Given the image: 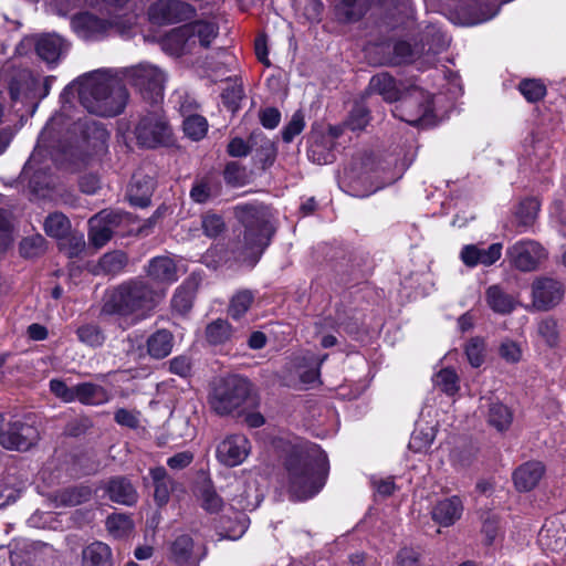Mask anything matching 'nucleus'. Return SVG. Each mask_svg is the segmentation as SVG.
I'll return each instance as SVG.
<instances>
[{
	"label": "nucleus",
	"instance_id": "aec40b11",
	"mask_svg": "<svg viewBox=\"0 0 566 566\" xmlns=\"http://www.w3.org/2000/svg\"><path fill=\"white\" fill-rule=\"evenodd\" d=\"M250 148H252L253 159L256 164H260L262 170L274 164L277 155L275 142L261 130H254L250 134Z\"/></svg>",
	"mask_w": 566,
	"mask_h": 566
},
{
	"label": "nucleus",
	"instance_id": "79ce46f5",
	"mask_svg": "<svg viewBox=\"0 0 566 566\" xmlns=\"http://www.w3.org/2000/svg\"><path fill=\"white\" fill-rule=\"evenodd\" d=\"M501 258V250H462L461 260L468 266L482 264L489 266Z\"/></svg>",
	"mask_w": 566,
	"mask_h": 566
},
{
	"label": "nucleus",
	"instance_id": "a211bd4d",
	"mask_svg": "<svg viewBox=\"0 0 566 566\" xmlns=\"http://www.w3.org/2000/svg\"><path fill=\"white\" fill-rule=\"evenodd\" d=\"M94 491L88 484H75L56 490L51 494L55 507H72L91 501Z\"/></svg>",
	"mask_w": 566,
	"mask_h": 566
},
{
	"label": "nucleus",
	"instance_id": "603ef678",
	"mask_svg": "<svg viewBox=\"0 0 566 566\" xmlns=\"http://www.w3.org/2000/svg\"><path fill=\"white\" fill-rule=\"evenodd\" d=\"M106 528L114 537H124L133 528V522L130 517L124 513H115L106 518Z\"/></svg>",
	"mask_w": 566,
	"mask_h": 566
},
{
	"label": "nucleus",
	"instance_id": "2f4dec72",
	"mask_svg": "<svg viewBox=\"0 0 566 566\" xmlns=\"http://www.w3.org/2000/svg\"><path fill=\"white\" fill-rule=\"evenodd\" d=\"M82 566H113L111 547L103 542H93L82 551Z\"/></svg>",
	"mask_w": 566,
	"mask_h": 566
},
{
	"label": "nucleus",
	"instance_id": "4d7b16f0",
	"mask_svg": "<svg viewBox=\"0 0 566 566\" xmlns=\"http://www.w3.org/2000/svg\"><path fill=\"white\" fill-rule=\"evenodd\" d=\"M464 352L469 364L478 368L485 359V343L481 337H472L464 347Z\"/></svg>",
	"mask_w": 566,
	"mask_h": 566
},
{
	"label": "nucleus",
	"instance_id": "de8ad7c7",
	"mask_svg": "<svg viewBox=\"0 0 566 566\" xmlns=\"http://www.w3.org/2000/svg\"><path fill=\"white\" fill-rule=\"evenodd\" d=\"M274 232L275 229L273 226L268 220H263L262 222H259L256 227H254L253 234L244 232V238L247 243L250 245L255 248H268Z\"/></svg>",
	"mask_w": 566,
	"mask_h": 566
},
{
	"label": "nucleus",
	"instance_id": "9d476101",
	"mask_svg": "<svg viewBox=\"0 0 566 566\" xmlns=\"http://www.w3.org/2000/svg\"><path fill=\"white\" fill-rule=\"evenodd\" d=\"M71 133L76 140L93 153L102 155L107 149L109 133L104 125L91 117L78 118L72 124Z\"/></svg>",
	"mask_w": 566,
	"mask_h": 566
},
{
	"label": "nucleus",
	"instance_id": "7c9ffc66",
	"mask_svg": "<svg viewBox=\"0 0 566 566\" xmlns=\"http://www.w3.org/2000/svg\"><path fill=\"white\" fill-rule=\"evenodd\" d=\"M511 264L520 271L531 272L547 259L543 250H509Z\"/></svg>",
	"mask_w": 566,
	"mask_h": 566
},
{
	"label": "nucleus",
	"instance_id": "1a4fd4ad",
	"mask_svg": "<svg viewBox=\"0 0 566 566\" xmlns=\"http://www.w3.org/2000/svg\"><path fill=\"white\" fill-rule=\"evenodd\" d=\"M39 439L38 428L25 421L15 420L0 428V446L7 450L28 451Z\"/></svg>",
	"mask_w": 566,
	"mask_h": 566
},
{
	"label": "nucleus",
	"instance_id": "423d86ee",
	"mask_svg": "<svg viewBox=\"0 0 566 566\" xmlns=\"http://www.w3.org/2000/svg\"><path fill=\"white\" fill-rule=\"evenodd\" d=\"M250 392V382L232 375L216 382L209 395V405L220 416L230 415L247 401Z\"/></svg>",
	"mask_w": 566,
	"mask_h": 566
},
{
	"label": "nucleus",
	"instance_id": "c85d7f7f",
	"mask_svg": "<svg viewBox=\"0 0 566 566\" xmlns=\"http://www.w3.org/2000/svg\"><path fill=\"white\" fill-rule=\"evenodd\" d=\"M147 275L156 283L171 284L177 281V268L169 256H156L147 266Z\"/></svg>",
	"mask_w": 566,
	"mask_h": 566
},
{
	"label": "nucleus",
	"instance_id": "ea45409f",
	"mask_svg": "<svg viewBox=\"0 0 566 566\" xmlns=\"http://www.w3.org/2000/svg\"><path fill=\"white\" fill-rule=\"evenodd\" d=\"M45 233L54 239L61 240L71 233V222L62 212L50 213L43 223Z\"/></svg>",
	"mask_w": 566,
	"mask_h": 566
},
{
	"label": "nucleus",
	"instance_id": "69168bd1",
	"mask_svg": "<svg viewBox=\"0 0 566 566\" xmlns=\"http://www.w3.org/2000/svg\"><path fill=\"white\" fill-rule=\"evenodd\" d=\"M305 122H304V114L302 111H296L289 124L283 128L282 130V139L284 143H291L295 136L301 134V132L304 129Z\"/></svg>",
	"mask_w": 566,
	"mask_h": 566
},
{
	"label": "nucleus",
	"instance_id": "052dcab7",
	"mask_svg": "<svg viewBox=\"0 0 566 566\" xmlns=\"http://www.w3.org/2000/svg\"><path fill=\"white\" fill-rule=\"evenodd\" d=\"M244 97V92L241 83H233L229 85L221 94L224 106L235 113L240 107V102Z\"/></svg>",
	"mask_w": 566,
	"mask_h": 566
},
{
	"label": "nucleus",
	"instance_id": "cd10ccee",
	"mask_svg": "<svg viewBox=\"0 0 566 566\" xmlns=\"http://www.w3.org/2000/svg\"><path fill=\"white\" fill-rule=\"evenodd\" d=\"M545 472L542 462L530 461L520 465L513 473V480L520 492H527L534 489Z\"/></svg>",
	"mask_w": 566,
	"mask_h": 566
},
{
	"label": "nucleus",
	"instance_id": "393cba45",
	"mask_svg": "<svg viewBox=\"0 0 566 566\" xmlns=\"http://www.w3.org/2000/svg\"><path fill=\"white\" fill-rule=\"evenodd\" d=\"M193 493L200 503V507L209 514H217L224 506L223 499L218 494L209 476L203 475L196 482Z\"/></svg>",
	"mask_w": 566,
	"mask_h": 566
},
{
	"label": "nucleus",
	"instance_id": "39448f33",
	"mask_svg": "<svg viewBox=\"0 0 566 566\" xmlns=\"http://www.w3.org/2000/svg\"><path fill=\"white\" fill-rule=\"evenodd\" d=\"M125 81L135 87L150 106H159L164 99L165 73L157 66L140 63L123 72Z\"/></svg>",
	"mask_w": 566,
	"mask_h": 566
},
{
	"label": "nucleus",
	"instance_id": "864d4df0",
	"mask_svg": "<svg viewBox=\"0 0 566 566\" xmlns=\"http://www.w3.org/2000/svg\"><path fill=\"white\" fill-rule=\"evenodd\" d=\"M184 133L192 140H200L208 130L207 119L198 114L188 116L182 124Z\"/></svg>",
	"mask_w": 566,
	"mask_h": 566
},
{
	"label": "nucleus",
	"instance_id": "c756f323",
	"mask_svg": "<svg viewBox=\"0 0 566 566\" xmlns=\"http://www.w3.org/2000/svg\"><path fill=\"white\" fill-rule=\"evenodd\" d=\"M485 302L494 313L501 315L512 313L517 304L516 300L497 284L486 289Z\"/></svg>",
	"mask_w": 566,
	"mask_h": 566
},
{
	"label": "nucleus",
	"instance_id": "bb28decb",
	"mask_svg": "<svg viewBox=\"0 0 566 566\" xmlns=\"http://www.w3.org/2000/svg\"><path fill=\"white\" fill-rule=\"evenodd\" d=\"M199 285L200 277L197 275L192 274L186 279L172 295V310L181 315L187 314L192 308Z\"/></svg>",
	"mask_w": 566,
	"mask_h": 566
},
{
	"label": "nucleus",
	"instance_id": "5701e85b",
	"mask_svg": "<svg viewBox=\"0 0 566 566\" xmlns=\"http://www.w3.org/2000/svg\"><path fill=\"white\" fill-rule=\"evenodd\" d=\"M67 49V42L55 33L42 34L35 42L36 54L48 64L56 63Z\"/></svg>",
	"mask_w": 566,
	"mask_h": 566
},
{
	"label": "nucleus",
	"instance_id": "9b49d317",
	"mask_svg": "<svg viewBox=\"0 0 566 566\" xmlns=\"http://www.w3.org/2000/svg\"><path fill=\"white\" fill-rule=\"evenodd\" d=\"M71 24L75 33L84 40H99L113 29L123 33L126 28V25L120 27L115 20L101 19L87 11L75 14Z\"/></svg>",
	"mask_w": 566,
	"mask_h": 566
},
{
	"label": "nucleus",
	"instance_id": "774afa93",
	"mask_svg": "<svg viewBox=\"0 0 566 566\" xmlns=\"http://www.w3.org/2000/svg\"><path fill=\"white\" fill-rule=\"evenodd\" d=\"M421 553L411 547H402L396 556L398 566H420Z\"/></svg>",
	"mask_w": 566,
	"mask_h": 566
},
{
	"label": "nucleus",
	"instance_id": "0e129e2a",
	"mask_svg": "<svg viewBox=\"0 0 566 566\" xmlns=\"http://www.w3.org/2000/svg\"><path fill=\"white\" fill-rule=\"evenodd\" d=\"M520 91L528 102H537L546 93L544 84L536 80H523L520 83Z\"/></svg>",
	"mask_w": 566,
	"mask_h": 566
},
{
	"label": "nucleus",
	"instance_id": "58836bf2",
	"mask_svg": "<svg viewBox=\"0 0 566 566\" xmlns=\"http://www.w3.org/2000/svg\"><path fill=\"white\" fill-rule=\"evenodd\" d=\"M367 10V0H342L336 6V13L339 20L346 23L360 20Z\"/></svg>",
	"mask_w": 566,
	"mask_h": 566
},
{
	"label": "nucleus",
	"instance_id": "09e8293b",
	"mask_svg": "<svg viewBox=\"0 0 566 566\" xmlns=\"http://www.w3.org/2000/svg\"><path fill=\"white\" fill-rule=\"evenodd\" d=\"M253 301L254 294L250 290L239 291L230 301L229 315L233 319H240L249 311Z\"/></svg>",
	"mask_w": 566,
	"mask_h": 566
},
{
	"label": "nucleus",
	"instance_id": "2eb2a0df",
	"mask_svg": "<svg viewBox=\"0 0 566 566\" xmlns=\"http://www.w3.org/2000/svg\"><path fill=\"white\" fill-rule=\"evenodd\" d=\"M102 488L107 497L114 503L133 506L138 501V492L126 476H112L103 483Z\"/></svg>",
	"mask_w": 566,
	"mask_h": 566
},
{
	"label": "nucleus",
	"instance_id": "20e7f679",
	"mask_svg": "<svg viewBox=\"0 0 566 566\" xmlns=\"http://www.w3.org/2000/svg\"><path fill=\"white\" fill-rule=\"evenodd\" d=\"M379 95L386 103L399 102L397 109L406 123L420 126L429 123L432 113L430 95L417 86L402 87L390 73L379 72L373 75L364 93V97Z\"/></svg>",
	"mask_w": 566,
	"mask_h": 566
},
{
	"label": "nucleus",
	"instance_id": "a19ab883",
	"mask_svg": "<svg viewBox=\"0 0 566 566\" xmlns=\"http://www.w3.org/2000/svg\"><path fill=\"white\" fill-rule=\"evenodd\" d=\"M193 551V539L188 534L179 535L170 544V559L178 565L187 564Z\"/></svg>",
	"mask_w": 566,
	"mask_h": 566
},
{
	"label": "nucleus",
	"instance_id": "37998d69",
	"mask_svg": "<svg viewBox=\"0 0 566 566\" xmlns=\"http://www.w3.org/2000/svg\"><path fill=\"white\" fill-rule=\"evenodd\" d=\"M308 158L318 165L332 164L335 154L332 149V142L325 138L316 139L307 150Z\"/></svg>",
	"mask_w": 566,
	"mask_h": 566
},
{
	"label": "nucleus",
	"instance_id": "bf43d9fd",
	"mask_svg": "<svg viewBox=\"0 0 566 566\" xmlns=\"http://www.w3.org/2000/svg\"><path fill=\"white\" fill-rule=\"evenodd\" d=\"M392 53L394 55L390 60L392 65L411 63L418 54L417 50L409 42L402 40L394 44Z\"/></svg>",
	"mask_w": 566,
	"mask_h": 566
},
{
	"label": "nucleus",
	"instance_id": "e433bc0d",
	"mask_svg": "<svg viewBox=\"0 0 566 566\" xmlns=\"http://www.w3.org/2000/svg\"><path fill=\"white\" fill-rule=\"evenodd\" d=\"M187 25L189 28L190 38L193 39L195 45L198 41L199 44L205 49L210 48L212 40L216 39L219 33V27L211 21L196 20L187 23Z\"/></svg>",
	"mask_w": 566,
	"mask_h": 566
},
{
	"label": "nucleus",
	"instance_id": "6e6d98bb",
	"mask_svg": "<svg viewBox=\"0 0 566 566\" xmlns=\"http://www.w3.org/2000/svg\"><path fill=\"white\" fill-rule=\"evenodd\" d=\"M78 339L92 347L102 346L105 340V335L101 327L96 324H85L76 331Z\"/></svg>",
	"mask_w": 566,
	"mask_h": 566
},
{
	"label": "nucleus",
	"instance_id": "412c9836",
	"mask_svg": "<svg viewBox=\"0 0 566 566\" xmlns=\"http://www.w3.org/2000/svg\"><path fill=\"white\" fill-rule=\"evenodd\" d=\"M127 263L128 256L123 250H109L97 262H87L86 268L94 275H115L122 272Z\"/></svg>",
	"mask_w": 566,
	"mask_h": 566
},
{
	"label": "nucleus",
	"instance_id": "a878e982",
	"mask_svg": "<svg viewBox=\"0 0 566 566\" xmlns=\"http://www.w3.org/2000/svg\"><path fill=\"white\" fill-rule=\"evenodd\" d=\"M38 149L31 155L30 159L23 167L21 178L29 179V188L35 195L41 191L50 189L52 186V178L49 174L48 167H35L38 164Z\"/></svg>",
	"mask_w": 566,
	"mask_h": 566
},
{
	"label": "nucleus",
	"instance_id": "8fccbe9b",
	"mask_svg": "<svg viewBox=\"0 0 566 566\" xmlns=\"http://www.w3.org/2000/svg\"><path fill=\"white\" fill-rule=\"evenodd\" d=\"M539 211V202L535 198H526L522 200L515 211V220L517 226H531Z\"/></svg>",
	"mask_w": 566,
	"mask_h": 566
},
{
	"label": "nucleus",
	"instance_id": "f8f14e48",
	"mask_svg": "<svg viewBox=\"0 0 566 566\" xmlns=\"http://www.w3.org/2000/svg\"><path fill=\"white\" fill-rule=\"evenodd\" d=\"M196 9L182 0H158L149 8V17L157 24H174L192 19Z\"/></svg>",
	"mask_w": 566,
	"mask_h": 566
},
{
	"label": "nucleus",
	"instance_id": "a18cd8bd",
	"mask_svg": "<svg viewBox=\"0 0 566 566\" xmlns=\"http://www.w3.org/2000/svg\"><path fill=\"white\" fill-rule=\"evenodd\" d=\"M364 96L361 101L355 102L349 115L345 122V126L350 130H363L369 123L370 115L369 109L364 103Z\"/></svg>",
	"mask_w": 566,
	"mask_h": 566
},
{
	"label": "nucleus",
	"instance_id": "3c124183",
	"mask_svg": "<svg viewBox=\"0 0 566 566\" xmlns=\"http://www.w3.org/2000/svg\"><path fill=\"white\" fill-rule=\"evenodd\" d=\"M434 384L448 396L455 395L460 389V379L454 369H441L434 378Z\"/></svg>",
	"mask_w": 566,
	"mask_h": 566
},
{
	"label": "nucleus",
	"instance_id": "13d9d810",
	"mask_svg": "<svg viewBox=\"0 0 566 566\" xmlns=\"http://www.w3.org/2000/svg\"><path fill=\"white\" fill-rule=\"evenodd\" d=\"M223 177L226 182L232 187L245 185L249 178L247 168L238 161H230L226 165Z\"/></svg>",
	"mask_w": 566,
	"mask_h": 566
},
{
	"label": "nucleus",
	"instance_id": "b1692460",
	"mask_svg": "<svg viewBox=\"0 0 566 566\" xmlns=\"http://www.w3.org/2000/svg\"><path fill=\"white\" fill-rule=\"evenodd\" d=\"M161 46L165 52L176 56L191 53L195 48V42L193 39L190 38L187 23L170 30L164 36Z\"/></svg>",
	"mask_w": 566,
	"mask_h": 566
},
{
	"label": "nucleus",
	"instance_id": "6ab92c4d",
	"mask_svg": "<svg viewBox=\"0 0 566 566\" xmlns=\"http://www.w3.org/2000/svg\"><path fill=\"white\" fill-rule=\"evenodd\" d=\"M97 155L75 139L74 143L63 146L59 161L66 170L77 171L85 168L92 157Z\"/></svg>",
	"mask_w": 566,
	"mask_h": 566
},
{
	"label": "nucleus",
	"instance_id": "72a5a7b5",
	"mask_svg": "<svg viewBox=\"0 0 566 566\" xmlns=\"http://www.w3.org/2000/svg\"><path fill=\"white\" fill-rule=\"evenodd\" d=\"M221 182L217 177L205 176L197 179L190 190V198L197 203H206L221 193Z\"/></svg>",
	"mask_w": 566,
	"mask_h": 566
},
{
	"label": "nucleus",
	"instance_id": "e2e57ef3",
	"mask_svg": "<svg viewBox=\"0 0 566 566\" xmlns=\"http://www.w3.org/2000/svg\"><path fill=\"white\" fill-rule=\"evenodd\" d=\"M202 229L207 237L217 238L226 231L223 218L216 213L202 216Z\"/></svg>",
	"mask_w": 566,
	"mask_h": 566
},
{
	"label": "nucleus",
	"instance_id": "338daca9",
	"mask_svg": "<svg viewBox=\"0 0 566 566\" xmlns=\"http://www.w3.org/2000/svg\"><path fill=\"white\" fill-rule=\"evenodd\" d=\"M499 353L507 363H517L522 357V349L520 345L511 339L502 342Z\"/></svg>",
	"mask_w": 566,
	"mask_h": 566
},
{
	"label": "nucleus",
	"instance_id": "4be33fe9",
	"mask_svg": "<svg viewBox=\"0 0 566 566\" xmlns=\"http://www.w3.org/2000/svg\"><path fill=\"white\" fill-rule=\"evenodd\" d=\"M155 187L156 181L153 177L142 172L133 175L127 192L129 202L139 208L150 206Z\"/></svg>",
	"mask_w": 566,
	"mask_h": 566
},
{
	"label": "nucleus",
	"instance_id": "f03ea898",
	"mask_svg": "<svg viewBox=\"0 0 566 566\" xmlns=\"http://www.w3.org/2000/svg\"><path fill=\"white\" fill-rule=\"evenodd\" d=\"M287 489L296 500H306L324 486L328 473L326 453L314 443L292 446L283 462Z\"/></svg>",
	"mask_w": 566,
	"mask_h": 566
},
{
	"label": "nucleus",
	"instance_id": "473e14b6",
	"mask_svg": "<svg viewBox=\"0 0 566 566\" xmlns=\"http://www.w3.org/2000/svg\"><path fill=\"white\" fill-rule=\"evenodd\" d=\"M486 422L499 432L506 431L513 421L511 409L499 400H489L484 412Z\"/></svg>",
	"mask_w": 566,
	"mask_h": 566
},
{
	"label": "nucleus",
	"instance_id": "f257e3e1",
	"mask_svg": "<svg viewBox=\"0 0 566 566\" xmlns=\"http://www.w3.org/2000/svg\"><path fill=\"white\" fill-rule=\"evenodd\" d=\"M128 96L125 85L117 78L106 76L98 71L85 74L63 90L61 93L62 114L53 117L51 125L66 112L67 105H70L69 107L72 106L74 99H77L91 114L112 117L124 111ZM49 126L50 124L46 125L44 130Z\"/></svg>",
	"mask_w": 566,
	"mask_h": 566
},
{
	"label": "nucleus",
	"instance_id": "49530a36",
	"mask_svg": "<svg viewBox=\"0 0 566 566\" xmlns=\"http://www.w3.org/2000/svg\"><path fill=\"white\" fill-rule=\"evenodd\" d=\"M232 327L224 319H216L206 328V338L211 345L224 344L231 338Z\"/></svg>",
	"mask_w": 566,
	"mask_h": 566
},
{
	"label": "nucleus",
	"instance_id": "ddd939ff",
	"mask_svg": "<svg viewBox=\"0 0 566 566\" xmlns=\"http://www.w3.org/2000/svg\"><path fill=\"white\" fill-rule=\"evenodd\" d=\"M533 306L538 311L555 307L564 297L560 282L551 277L536 279L532 284Z\"/></svg>",
	"mask_w": 566,
	"mask_h": 566
},
{
	"label": "nucleus",
	"instance_id": "f3484780",
	"mask_svg": "<svg viewBox=\"0 0 566 566\" xmlns=\"http://www.w3.org/2000/svg\"><path fill=\"white\" fill-rule=\"evenodd\" d=\"M463 510L464 505L462 500L453 495L438 501L432 506L431 517L440 526L449 527L461 518Z\"/></svg>",
	"mask_w": 566,
	"mask_h": 566
},
{
	"label": "nucleus",
	"instance_id": "680f3d73",
	"mask_svg": "<svg viewBox=\"0 0 566 566\" xmlns=\"http://www.w3.org/2000/svg\"><path fill=\"white\" fill-rule=\"evenodd\" d=\"M248 517L244 513H239L235 515L234 524L231 526H227L224 523L222 525V533H220L222 538H228L231 541L239 539L243 536V534L248 530Z\"/></svg>",
	"mask_w": 566,
	"mask_h": 566
},
{
	"label": "nucleus",
	"instance_id": "6e6552de",
	"mask_svg": "<svg viewBox=\"0 0 566 566\" xmlns=\"http://www.w3.org/2000/svg\"><path fill=\"white\" fill-rule=\"evenodd\" d=\"M128 220V213L102 210L88 220V239L94 248H102L118 233V228Z\"/></svg>",
	"mask_w": 566,
	"mask_h": 566
},
{
	"label": "nucleus",
	"instance_id": "7ed1b4c3",
	"mask_svg": "<svg viewBox=\"0 0 566 566\" xmlns=\"http://www.w3.org/2000/svg\"><path fill=\"white\" fill-rule=\"evenodd\" d=\"M165 295V289H156L142 277L129 279L105 293L101 314L118 315L136 323L149 317Z\"/></svg>",
	"mask_w": 566,
	"mask_h": 566
},
{
	"label": "nucleus",
	"instance_id": "c03bdc74",
	"mask_svg": "<svg viewBox=\"0 0 566 566\" xmlns=\"http://www.w3.org/2000/svg\"><path fill=\"white\" fill-rule=\"evenodd\" d=\"M234 217L244 227V232L253 234L254 227L264 219L260 216V210L253 205H243L234 208Z\"/></svg>",
	"mask_w": 566,
	"mask_h": 566
},
{
	"label": "nucleus",
	"instance_id": "0eeeda50",
	"mask_svg": "<svg viewBox=\"0 0 566 566\" xmlns=\"http://www.w3.org/2000/svg\"><path fill=\"white\" fill-rule=\"evenodd\" d=\"M155 109L143 115L137 123L134 134L137 144L148 149L168 147L174 144V133L163 109Z\"/></svg>",
	"mask_w": 566,
	"mask_h": 566
},
{
	"label": "nucleus",
	"instance_id": "f704fd0d",
	"mask_svg": "<svg viewBox=\"0 0 566 566\" xmlns=\"http://www.w3.org/2000/svg\"><path fill=\"white\" fill-rule=\"evenodd\" d=\"M147 353L154 359L167 357L174 347V335L167 329H158L146 342Z\"/></svg>",
	"mask_w": 566,
	"mask_h": 566
},
{
	"label": "nucleus",
	"instance_id": "4c0bfd02",
	"mask_svg": "<svg viewBox=\"0 0 566 566\" xmlns=\"http://www.w3.org/2000/svg\"><path fill=\"white\" fill-rule=\"evenodd\" d=\"M38 84V81L30 74L20 73L10 80L8 85L9 95L13 102H17L23 97L29 98Z\"/></svg>",
	"mask_w": 566,
	"mask_h": 566
},
{
	"label": "nucleus",
	"instance_id": "5fc2aeb1",
	"mask_svg": "<svg viewBox=\"0 0 566 566\" xmlns=\"http://www.w3.org/2000/svg\"><path fill=\"white\" fill-rule=\"evenodd\" d=\"M537 334L549 347L559 343V326L556 319L546 317L537 324Z\"/></svg>",
	"mask_w": 566,
	"mask_h": 566
},
{
	"label": "nucleus",
	"instance_id": "4468645a",
	"mask_svg": "<svg viewBox=\"0 0 566 566\" xmlns=\"http://www.w3.org/2000/svg\"><path fill=\"white\" fill-rule=\"evenodd\" d=\"M250 452V442L243 434H230L217 447V459L227 467L241 464Z\"/></svg>",
	"mask_w": 566,
	"mask_h": 566
},
{
	"label": "nucleus",
	"instance_id": "dca6fc26",
	"mask_svg": "<svg viewBox=\"0 0 566 566\" xmlns=\"http://www.w3.org/2000/svg\"><path fill=\"white\" fill-rule=\"evenodd\" d=\"M148 475L149 478H144V483L153 486L154 502L158 507L166 506L170 500L171 492L175 490V480L164 467L150 468Z\"/></svg>",
	"mask_w": 566,
	"mask_h": 566
},
{
	"label": "nucleus",
	"instance_id": "c9c22d12",
	"mask_svg": "<svg viewBox=\"0 0 566 566\" xmlns=\"http://www.w3.org/2000/svg\"><path fill=\"white\" fill-rule=\"evenodd\" d=\"M75 400L84 405H103L109 400L107 390L93 382H82L74 386Z\"/></svg>",
	"mask_w": 566,
	"mask_h": 566
}]
</instances>
